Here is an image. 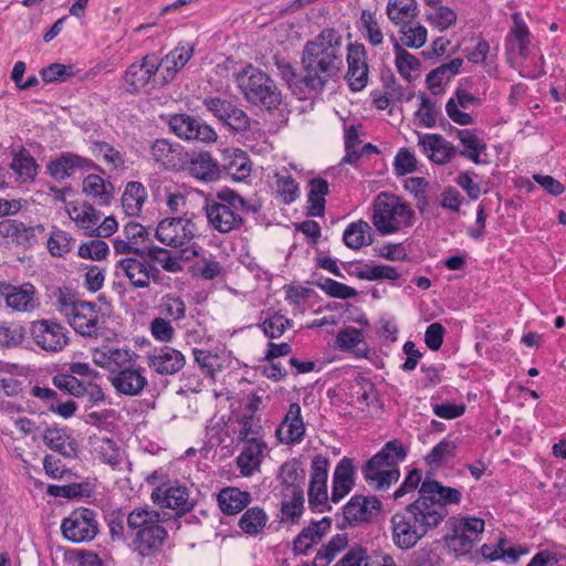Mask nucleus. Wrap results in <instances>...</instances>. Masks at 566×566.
Returning <instances> with one entry per match:
<instances>
[{
    "mask_svg": "<svg viewBox=\"0 0 566 566\" xmlns=\"http://www.w3.org/2000/svg\"><path fill=\"white\" fill-rule=\"evenodd\" d=\"M462 64L463 59L455 57L429 72L426 78L429 90L436 95L440 94L443 90V82H449L451 77L457 75L460 72Z\"/></svg>",
    "mask_w": 566,
    "mask_h": 566,
    "instance_id": "nucleus-44",
    "label": "nucleus"
},
{
    "mask_svg": "<svg viewBox=\"0 0 566 566\" xmlns=\"http://www.w3.org/2000/svg\"><path fill=\"white\" fill-rule=\"evenodd\" d=\"M392 40L395 42L394 50L396 54V67L403 78L410 80V73L419 70L420 61L415 55L402 49L395 38H392Z\"/></svg>",
    "mask_w": 566,
    "mask_h": 566,
    "instance_id": "nucleus-56",
    "label": "nucleus"
},
{
    "mask_svg": "<svg viewBox=\"0 0 566 566\" xmlns=\"http://www.w3.org/2000/svg\"><path fill=\"white\" fill-rule=\"evenodd\" d=\"M44 227L27 226L15 219H4L0 221V237L10 239L17 245L32 248L38 242L39 235L44 233Z\"/></svg>",
    "mask_w": 566,
    "mask_h": 566,
    "instance_id": "nucleus-21",
    "label": "nucleus"
},
{
    "mask_svg": "<svg viewBox=\"0 0 566 566\" xmlns=\"http://www.w3.org/2000/svg\"><path fill=\"white\" fill-rule=\"evenodd\" d=\"M268 515L262 507L248 509L239 520L240 528L248 535H258L265 527Z\"/></svg>",
    "mask_w": 566,
    "mask_h": 566,
    "instance_id": "nucleus-53",
    "label": "nucleus"
},
{
    "mask_svg": "<svg viewBox=\"0 0 566 566\" xmlns=\"http://www.w3.org/2000/svg\"><path fill=\"white\" fill-rule=\"evenodd\" d=\"M386 13L390 21L397 25H401L412 21L417 14L416 0H389Z\"/></svg>",
    "mask_w": 566,
    "mask_h": 566,
    "instance_id": "nucleus-48",
    "label": "nucleus"
},
{
    "mask_svg": "<svg viewBox=\"0 0 566 566\" xmlns=\"http://www.w3.org/2000/svg\"><path fill=\"white\" fill-rule=\"evenodd\" d=\"M0 294L4 297L7 306L15 312L29 313L40 306L36 289L31 283H0Z\"/></svg>",
    "mask_w": 566,
    "mask_h": 566,
    "instance_id": "nucleus-17",
    "label": "nucleus"
},
{
    "mask_svg": "<svg viewBox=\"0 0 566 566\" xmlns=\"http://www.w3.org/2000/svg\"><path fill=\"white\" fill-rule=\"evenodd\" d=\"M426 20L430 25L444 31L455 23L457 13L446 6L432 7L431 10L427 11Z\"/></svg>",
    "mask_w": 566,
    "mask_h": 566,
    "instance_id": "nucleus-58",
    "label": "nucleus"
},
{
    "mask_svg": "<svg viewBox=\"0 0 566 566\" xmlns=\"http://www.w3.org/2000/svg\"><path fill=\"white\" fill-rule=\"evenodd\" d=\"M280 480L285 485V492L297 491L303 489L305 480V471L301 468L297 460H292L282 464L280 469Z\"/></svg>",
    "mask_w": 566,
    "mask_h": 566,
    "instance_id": "nucleus-52",
    "label": "nucleus"
},
{
    "mask_svg": "<svg viewBox=\"0 0 566 566\" xmlns=\"http://www.w3.org/2000/svg\"><path fill=\"white\" fill-rule=\"evenodd\" d=\"M143 255L150 264L158 263L167 272L177 273L182 270L180 258L172 255L171 251L165 248L150 244Z\"/></svg>",
    "mask_w": 566,
    "mask_h": 566,
    "instance_id": "nucleus-49",
    "label": "nucleus"
},
{
    "mask_svg": "<svg viewBox=\"0 0 566 566\" xmlns=\"http://www.w3.org/2000/svg\"><path fill=\"white\" fill-rule=\"evenodd\" d=\"M400 40L407 48L419 49L427 41V29L420 23L408 22L401 24Z\"/></svg>",
    "mask_w": 566,
    "mask_h": 566,
    "instance_id": "nucleus-59",
    "label": "nucleus"
},
{
    "mask_svg": "<svg viewBox=\"0 0 566 566\" xmlns=\"http://www.w3.org/2000/svg\"><path fill=\"white\" fill-rule=\"evenodd\" d=\"M150 154L154 161L165 169L180 170L186 163L182 147L171 144L168 139H156L151 145Z\"/></svg>",
    "mask_w": 566,
    "mask_h": 566,
    "instance_id": "nucleus-25",
    "label": "nucleus"
},
{
    "mask_svg": "<svg viewBox=\"0 0 566 566\" xmlns=\"http://www.w3.org/2000/svg\"><path fill=\"white\" fill-rule=\"evenodd\" d=\"M346 60L348 69L345 78L353 92H359L366 87L369 73L365 46L360 43H349Z\"/></svg>",
    "mask_w": 566,
    "mask_h": 566,
    "instance_id": "nucleus-18",
    "label": "nucleus"
},
{
    "mask_svg": "<svg viewBox=\"0 0 566 566\" xmlns=\"http://www.w3.org/2000/svg\"><path fill=\"white\" fill-rule=\"evenodd\" d=\"M168 123L171 132L179 138L202 143H211L217 139V133L211 126L188 114L171 115Z\"/></svg>",
    "mask_w": 566,
    "mask_h": 566,
    "instance_id": "nucleus-14",
    "label": "nucleus"
},
{
    "mask_svg": "<svg viewBox=\"0 0 566 566\" xmlns=\"http://www.w3.org/2000/svg\"><path fill=\"white\" fill-rule=\"evenodd\" d=\"M116 269L123 272L134 289H147L151 281L159 283L161 280L160 270L150 264L144 255L120 259L116 263Z\"/></svg>",
    "mask_w": 566,
    "mask_h": 566,
    "instance_id": "nucleus-12",
    "label": "nucleus"
},
{
    "mask_svg": "<svg viewBox=\"0 0 566 566\" xmlns=\"http://www.w3.org/2000/svg\"><path fill=\"white\" fill-rule=\"evenodd\" d=\"M83 192L97 201L98 205L107 206L113 199L114 186L98 175L90 174L83 179Z\"/></svg>",
    "mask_w": 566,
    "mask_h": 566,
    "instance_id": "nucleus-41",
    "label": "nucleus"
},
{
    "mask_svg": "<svg viewBox=\"0 0 566 566\" xmlns=\"http://www.w3.org/2000/svg\"><path fill=\"white\" fill-rule=\"evenodd\" d=\"M159 69V59L155 54L144 56L140 63L130 64L124 76L126 90L129 93L139 92L150 83Z\"/></svg>",
    "mask_w": 566,
    "mask_h": 566,
    "instance_id": "nucleus-19",
    "label": "nucleus"
},
{
    "mask_svg": "<svg viewBox=\"0 0 566 566\" xmlns=\"http://www.w3.org/2000/svg\"><path fill=\"white\" fill-rule=\"evenodd\" d=\"M343 41L334 28L323 29L303 48L301 63L305 75L304 86L312 92H322L336 78L343 69Z\"/></svg>",
    "mask_w": 566,
    "mask_h": 566,
    "instance_id": "nucleus-2",
    "label": "nucleus"
},
{
    "mask_svg": "<svg viewBox=\"0 0 566 566\" xmlns=\"http://www.w3.org/2000/svg\"><path fill=\"white\" fill-rule=\"evenodd\" d=\"M90 149L95 157L102 156L112 169H117L125 165L124 156L108 143L95 140L91 144Z\"/></svg>",
    "mask_w": 566,
    "mask_h": 566,
    "instance_id": "nucleus-57",
    "label": "nucleus"
},
{
    "mask_svg": "<svg viewBox=\"0 0 566 566\" xmlns=\"http://www.w3.org/2000/svg\"><path fill=\"white\" fill-rule=\"evenodd\" d=\"M329 192V185L322 177L313 178L308 181L306 216L323 217L325 213V197Z\"/></svg>",
    "mask_w": 566,
    "mask_h": 566,
    "instance_id": "nucleus-38",
    "label": "nucleus"
},
{
    "mask_svg": "<svg viewBox=\"0 0 566 566\" xmlns=\"http://www.w3.org/2000/svg\"><path fill=\"white\" fill-rule=\"evenodd\" d=\"M69 217L83 229L85 235L91 237L92 230L98 223L101 213L88 202L78 205L77 202H69L66 205Z\"/></svg>",
    "mask_w": 566,
    "mask_h": 566,
    "instance_id": "nucleus-37",
    "label": "nucleus"
},
{
    "mask_svg": "<svg viewBox=\"0 0 566 566\" xmlns=\"http://www.w3.org/2000/svg\"><path fill=\"white\" fill-rule=\"evenodd\" d=\"M61 531L72 543L91 542L98 533L96 513L88 507L75 509L62 521Z\"/></svg>",
    "mask_w": 566,
    "mask_h": 566,
    "instance_id": "nucleus-9",
    "label": "nucleus"
},
{
    "mask_svg": "<svg viewBox=\"0 0 566 566\" xmlns=\"http://www.w3.org/2000/svg\"><path fill=\"white\" fill-rule=\"evenodd\" d=\"M203 105L230 130L243 133L250 128V117L232 102L221 97H208Z\"/></svg>",
    "mask_w": 566,
    "mask_h": 566,
    "instance_id": "nucleus-13",
    "label": "nucleus"
},
{
    "mask_svg": "<svg viewBox=\"0 0 566 566\" xmlns=\"http://www.w3.org/2000/svg\"><path fill=\"white\" fill-rule=\"evenodd\" d=\"M195 217L193 212L185 211L184 216L165 218L158 223L155 237L167 247L184 248L196 235Z\"/></svg>",
    "mask_w": 566,
    "mask_h": 566,
    "instance_id": "nucleus-6",
    "label": "nucleus"
},
{
    "mask_svg": "<svg viewBox=\"0 0 566 566\" xmlns=\"http://www.w3.org/2000/svg\"><path fill=\"white\" fill-rule=\"evenodd\" d=\"M168 532L163 524L130 536V548L138 556L146 558L157 555L164 547Z\"/></svg>",
    "mask_w": 566,
    "mask_h": 566,
    "instance_id": "nucleus-22",
    "label": "nucleus"
},
{
    "mask_svg": "<svg viewBox=\"0 0 566 566\" xmlns=\"http://www.w3.org/2000/svg\"><path fill=\"white\" fill-rule=\"evenodd\" d=\"M195 45L188 42L179 43L174 50L159 60L160 69H164L171 77L182 70L193 56Z\"/></svg>",
    "mask_w": 566,
    "mask_h": 566,
    "instance_id": "nucleus-40",
    "label": "nucleus"
},
{
    "mask_svg": "<svg viewBox=\"0 0 566 566\" xmlns=\"http://www.w3.org/2000/svg\"><path fill=\"white\" fill-rule=\"evenodd\" d=\"M305 423L302 418L301 406L297 402L290 405L289 410L276 429L277 438L286 444H296L303 440Z\"/></svg>",
    "mask_w": 566,
    "mask_h": 566,
    "instance_id": "nucleus-26",
    "label": "nucleus"
},
{
    "mask_svg": "<svg viewBox=\"0 0 566 566\" xmlns=\"http://www.w3.org/2000/svg\"><path fill=\"white\" fill-rule=\"evenodd\" d=\"M419 497L390 517L391 539L406 551L415 547L430 531L437 528L449 512L447 506L459 504L462 493L428 478L421 483Z\"/></svg>",
    "mask_w": 566,
    "mask_h": 566,
    "instance_id": "nucleus-1",
    "label": "nucleus"
},
{
    "mask_svg": "<svg viewBox=\"0 0 566 566\" xmlns=\"http://www.w3.org/2000/svg\"><path fill=\"white\" fill-rule=\"evenodd\" d=\"M186 359L181 352L165 346L148 356V366L159 375H174L185 366Z\"/></svg>",
    "mask_w": 566,
    "mask_h": 566,
    "instance_id": "nucleus-29",
    "label": "nucleus"
},
{
    "mask_svg": "<svg viewBox=\"0 0 566 566\" xmlns=\"http://www.w3.org/2000/svg\"><path fill=\"white\" fill-rule=\"evenodd\" d=\"M126 523L128 536L130 537L163 524V518L158 511L147 506H138L128 513Z\"/></svg>",
    "mask_w": 566,
    "mask_h": 566,
    "instance_id": "nucleus-33",
    "label": "nucleus"
},
{
    "mask_svg": "<svg viewBox=\"0 0 566 566\" xmlns=\"http://www.w3.org/2000/svg\"><path fill=\"white\" fill-rule=\"evenodd\" d=\"M66 319L73 329L84 337L97 338L104 335V321L99 318L98 307L93 302H80L74 313Z\"/></svg>",
    "mask_w": 566,
    "mask_h": 566,
    "instance_id": "nucleus-15",
    "label": "nucleus"
},
{
    "mask_svg": "<svg viewBox=\"0 0 566 566\" xmlns=\"http://www.w3.org/2000/svg\"><path fill=\"white\" fill-rule=\"evenodd\" d=\"M381 510L377 496L354 495L343 509L344 518L349 524L371 522Z\"/></svg>",
    "mask_w": 566,
    "mask_h": 566,
    "instance_id": "nucleus-20",
    "label": "nucleus"
},
{
    "mask_svg": "<svg viewBox=\"0 0 566 566\" xmlns=\"http://www.w3.org/2000/svg\"><path fill=\"white\" fill-rule=\"evenodd\" d=\"M455 444L453 441L443 439L424 457L427 465L432 468L440 467L448 458L454 455Z\"/></svg>",
    "mask_w": 566,
    "mask_h": 566,
    "instance_id": "nucleus-64",
    "label": "nucleus"
},
{
    "mask_svg": "<svg viewBox=\"0 0 566 566\" xmlns=\"http://www.w3.org/2000/svg\"><path fill=\"white\" fill-rule=\"evenodd\" d=\"M293 322L279 312H274L259 324L263 334L271 339L280 338L286 329L292 327Z\"/></svg>",
    "mask_w": 566,
    "mask_h": 566,
    "instance_id": "nucleus-55",
    "label": "nucleus"
},
{
    "mask_svg": "<svg viewBox=\"0 0 566 566\" xmlns=\"http://www.w3.org/2000/svg\"><path fill=\"white\" fill-rule=\"evenodd\" d=\"M189 172L192 177L210 182L221 177L220 165L208 151L193 154L189 160Z\"/></svg>",
    "mask_w": 566,
    "mask_h": 566,
    "instance_id": "nucleus-35",
    "label": "nucleus"
},
{
    "mask_svg": "<svg viewBox=\"0 0 566 566\" xmlns=\"http://www.w3.org/2000/svg\"><path fill=\"white\" fill-rule=\"evenodd\" d=\"M124 235L132 244L145 252L150 245L149 231L138 222L129 221L124 227Z\"/></svg>",
    "mask_w": 566,
    "mask_h": 566,
    "instance_id": "nucleus-63",
    "label": "nucleus"
},
{
    "mask_svg": "<svg viewBox=\"0 0 566 566\" xmlns=\"http://www.w3.org/2000/svg\"><path fill=\"white\" fill-rule=\"evenodd\" d=\"M44 444L54 452L60 453L64 458H75L77 455V443L67 433L66 428L53 424L46 427L42 434Z\"/></svg>",
    "mask_w": 566,
    "mask_h": 566,
    "instance_id": "nucleus-30",
    "label": "nucleus"
},
{
    "mask_svg": "<svg viewBox=\"0 0 566 566\" xmlns=\"http://www.w3.org/2000/svg\"><path fill=\"white\" fill-rule=\"evenodd\" d=\"M418 145L437 164H447L458 154L457 148L439 134L419 135Z\"/></svg>",
    "mask_w": 566,
    "mask_h": 566,
    "instance_id": "nucleus-28",
    "label": "nucleus"
},
{
    "mask_svg": "<svg viewBox=\"0 0 566 566\" xmlns=\"http://www.w3.org/2000/svg\"><path fill=\"white\" fill-rule=\"evenodd\" d=\"M145 369L136 363L108 379L115 390L125 396H137L147 386Z\"/></svg>",
    "mask_w": 566,
    "mask_h": 566,
    "instance_id": "nucleus-23",
    "label": "nucleus"
},
{
    "mask_svg": "<svg viewBox=\"0 0 566 566\" xmlns=\"http://www.w3.org/2000/svg\"><path fill=\"white\" fill-rule=\"evenodd\" d=\"M304 490L284 492L281 502V522L298 524L304 513Z\"/></svg>",
    "mask_w": 566,
    "mask_h": 566,
    "instance_id": "nucleus-42",
    "label": "nucleus"
},
{
    "mask_svg": "<svg viewBox=\"0 0 566 566\" xmlns=\"http://www.w3.org/2000/svg\"><path fill=\"white\" fill-rule=\"evenodd\" d=\"M328 467L329 460L322 454H316L311 463L308 504L311 510L319 513L331 510L327 494Z\"/></svg>",
    "mask_w": 566,
    "mask_h": 566,
    "instance_id": "nucleus-10",
    "label": "nucleus"
},
{
    "mask_svg": "<svg viewBox=\"0 0 566 566\" xmlns=\"http://www.w3.org/2000/svg\"><path fill=\"white\" fill-rule=\"evenodd\" d=\"M407 457V450L397 440L387 442L379 452L370 459L388 469H398L397 464L402 462Z\"/></svg>",
    "mask_w": 566,
    "mask_h": 566,
    "instance_id": "nucleus-51",
    "label": "nucleus"
},
{
    "mask_svg": "<svg viewBox=\"0 0 566 566\" xmlns=\"http://www.w3.org/2000/svg\"><path fill=\"white\" fill-rule=\"evenodd\" d=\"M237 83L244 98L253 105L275 109L281 104L275 82L260 69L249 65L237 75Z\"/></svg>",
    "mask_w": 566,
    "mask_h": 566,
    "instance_id": "nucleus-5",
    "label": "nucleus"
},
{
    "mask_svg": "<svg viewBox=\"0 0 566 566\" xmlns=\"http://www.w3.org/2000/svg\"><path fill=\"white\" fill-rule=\"evenodd\" d=\"M48 174L56 181L72 177L76 170L90 171L102 169L90 158L74 153H62L57 158L46 165Z\"/></svg>",
    "mask_w": 566,
    "mask_h": 566,
    "instance_id": "nucleus-16",
    "label": "nucleus"
},
{
    "mask_svg": "<svg viewBox=\"0 0 566 566\" xmlns=\"http://www.w3.org/2000/svg\"><path fill=\"white\" fill-rule=\"evenodd\" d=\"M262 209L259 201L243 198L235 190L223 188L216 197L206 199L203 211L212 231L228 234L245 226V214H258Z\"/></svg>",
    "mask_w": 566,
    "mask_h": 566,
    "instance_id": "nucleus-3",
    "label": "nucleus"
},
{
    "mask_svg": "<svg viewBox=\"0 0 566 566\" xmlns=\"http://www.w3.org/2000/svg\"><path fill=\"white\" fill-rule=\"evenodd\" d=\"M10 168L20 182H33L38 175L39 165L27 148L20 147L13 153Z\"/></svg>",
    "mask_w": 566,
    "mask_h": 566,
    "instance_id": "nucleus-39",
    "label": "nucleus"
},
{
    "mask_svg": "<svg viewBox=\"0 0 566 566\" xmlns=\"http://www.w3.org/2000/svg\"><path fill=\"white\" fill-rule=\"evenodd\" d=\"M363 475L368 485L376 491L387 490L400 478L399 469H388L369 459L363 467Z\"/></svg>",
    "mask_w": 566,
    "mask_h": 566,
    "instance_id": "nucleus-32",
    "label": "nucleus"
},
{
    "mask_svg": "<svg viewBox=\"0 0 566 566\" xmlns=\"http://www.w3.org/2000/svg\"><path fill=\"white\" fill-rule=\"evenodd\" d=\"M160 313L172 321H181L186 317V303L180 296L166 294L161 298Z\"/></svg>",
    "mask_w": 566,
    "mask_h": 566,
    "instance_id": "nucleus-62",
    "label": "nucleus"
},
{
    "mask_svg": "<svg viewBox=\"0 0 566 566\" xmlns=\"http://www.w3.org/2000/svg\"><path fill=\"white\" fill-rule=\"evenodd\" d=\"M360 144L361 140L359 139L357 127L355 125L345 126V156L342 158L340 164L356 165L358 163L357 151L360 148Z\"/></svg>",
    "mask_w": 566,
    "mask_h": 566,
    "instance_id": "nucleus-60",
    "label": "nucleus"
},
{
    "mask_svg": "<svg viewBox=\"0 0 566 566\" xmlns=\"http://www.w3.org/2000/svg\"><path fill=\"white\" fill-rule=\"evenodd\" d=\"M33 343L46 353H60L70 343L67 328L56 319H36L30 323Z\"/></svg>",
    "mask_w": 566,
    "mask_h": 566,
    "instance_id": "nucleus-8",
    "label": "nucleus"
},
{
    "mask_svg": "<svg viewBox=\"0 0 566 566\" xmlns=\"http://www.w3.org/2000/svg\"><path fill=\"white\" fill-rule=\"evenodd\" d=\"M265 448L266 443L263 439L244 443L242 451L237 458V465L242 475L250 476L255 471H259Z\"/></svg>",
    "mask_w": 566,
    "mask_h": 566,
    "instance_id": "nucleus-36",
    "label": "nucleus"
},
{
    "mask_svg": "<svg viewBox=\"0 0 566 566\" xmlns=\"http://www.w3.org/2000/svg\"><path fill=\"white\" fill-rule=\"evenodd\" d=\"M151 500L160 507L176 511L179 516L191 512L195 507L188 488L177 481L163 483L154 489Z\"/></svg>",
    "mask_w": 566,
    "mask_h": 566,
    "instance_id": "nucleus-11",
    "label": "nucleus"
},
{
    "mask_svg": "<svg viewBox=\"0 0 566 566\" xmlns=\"http://www.w3.org/2000/svg\"><path fill=\"white\" fill-rule=\"evenodd\" d=\"M75 239L66 231L54 229L46 241L48 250L52 256L63 258L72 249Z\"/></svg>",
    "mask_w": 566,
    "mask_h": 566,
    "instance_id": "nucleus-54",
    "label": "nucleus"
},
{
    "mask_svg": "<svg viewBox=\"0 0 566 566\" xmlns=\"http://www.w3.org/2000/svg\"><path fill=\"white\" fill-rule=\"evenodd\" d=\"M447 525L450 533L444 536L447 545L460 554L469 553L484 531V520L480 517H451Z\"/></svg>",
    "mask_w": 566,
    "mask_h": 566,
    "instance_id": "nucleus-7",
    "label": "nucleus"
},
{
    "mask_svg": "<svg viewBox=\"0 0 566 566\" xmlns=\"http://www.w3.org/2000/svg\"><path fill=\"white\" fill-rule=\"evenodd\" d=\"M147 198L145 187L138 181L126 185L122 196V207L127 216H138Z\"/></svg>",
    "mask_w": 566,
    "mask_h": 566,
    "instance_id": "nucleus-46",
    "label": "nucleus"
},
{
    "mask_svg": "<svg viewBox=\"0 0 566 566\" xmlns=\"http://www.w3.org/2000/svg\"><path fill=\"white\" fill-rule=\"evenodd\" d=\"M233 431L237 434L239 442L245 443L263 439L261 434L262 427L260 424V420L252 413L237 415Z\"/></svg>",
    "mask_w": 566,
    "mask_h": 566,
    "instance_id": "nucleus-47",
    "label": "nucleus"
},
{
    "mask_svg": "<svg viewBox=\"0 0 566 566\" xmlns=\"http://www.w3.org/2000/svg\"><path fill=\"white\" fill-rule=\"evenodd\" d=\"M93 363L109 371V376H115L118 371L128 368L136 361L134 353L122 348H95L93 352Z\"/></svg>",
    "mask_w": 566,
    "mask_h": 566,
    "instance_id": "nucleus-24",
    "label": "nucleus"
},
{
    "mask_svg": "<svg viewBox=\"0 0 566 566\" xmlns=\"http://www.w3.org/2000/svg\"><path fill=\"white\" fill-rule=\"evenodd\" d=\"M413 218L415 211L399 196L380 192L374 201L373 223L382 235L411 227Z\"/></svg>",
    "mask_w": 566,
    "mask_h": 566,
    "instance_id": "nucleus-4",
    "label": "nucleus"
},
{
    "mask_svg": "<svg viewBox=\"0 0 566 566\" xmlns=\"http://www.w3.org/2000/svg\"><path fill=\"white\" fill-rule=\"evenodd\" d=\"M94 450L99 459L111 465H117L120 462V454L116 442L107 437L95 438L93 441Z\"/></svg>",
    "mask_w": 566,
    "mask_h": 566,
    "instance_id": "nucleus-61",
    "label": "nucleus"
},
{
    "mask_svg": "<svg viewBox=\"0 0 566 566\" xmlns=\"http://www.w3.org/2000/svg\"><path fill=\"white\" fill-rule=\"evenodd\" d=\"M252 501V496L247 491H241L234 486L223 488L217 496L218 506L226 515H235L243 511Z\"/></svg>",
    "mask_w": 566,
    "mask_h": 566,
    "instance_id": "nucleus-34",
    "label": "nucleus"
},
{
    "mask_svg": "<svg viewBox=\"0 0 566 566\" xmlns=\"http://www.w3.org/2000/svg\"><path fill=\"white\" fill-rule=\"evenodd\" d=\"M343 241L346 247L353 250L370 245L373 243L371 227L364 220L352 222L343 233Z\"/></svg>",
    "mask_w": 566,
    "mask_h": 566,
    "instance_id": "nucleus-45",
    "label": "nucleus"
},
{
    "mask_svg": "<svg viewBox=\"0 0 566 566\" xmlns=\"http://www.w3.org/2000/svg\"><path fill=\"white\" fill-rule=\"evenodd\" d=\"M457 137L462 146V149L458 151V154L470 159L474 164L485 163V160L481 159V154L485 153L486 144L478 137L474 130L457 129Z\"/></svg>",
    "mask_w": 566,
    "mask_h": 566,
    "instance_id": "nucleus-43",
    "label": "nucleus"
},
{
    "mask_svg": "<svg viewBox=\"0 0 566 566\" xmlns=\"http://www.w3.org/2000/svg\"><path fill=\"white\" fill-rule=\"evenodd\" d=\"M221 175L232 181L241 182L250 177L252 165L249 156L241 149H226L220 164Z\"/></svg>",
    "mask_w": 566,
    "mask_h": 566,
    "instance_id": "nucleus-27",
    "label": "nucleus"
},
{
    "mask_svg": "<svg viewBox=\"0 0 566 566\" xmlns=\"http://www.w3.org/2000/svg\"><path fill=\"white\" fill-rule=\"evenodd\" d=\"M355 469L353 460L344 457L336 465L332 480L331 501L340 502L354 486Z\"/></svg>",
    "mask_w": 566,
    "mask_h": 566,
    "instance_id": "nucleus-31",
    "label": "nucleus"
},
{
    "mask_svg": "<svg viewBox=\"0 0 566 566\" xmlns=\"http://www.w3.org/2000/svg\"><path fill=\"white\" fill-rule=\"evenodd\" d=\"M407 457V450L397 440L387 442L379 452L370 459L388 469H398L397 464L402 462Z\"/></svg>",
    "mask_w": 566,
    "mask_h": 566,
    "instance_id": "nucleus-50",
    "label": "nucleus"
}]
</instances>
